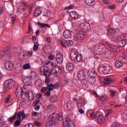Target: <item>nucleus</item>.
<instances>
[{
	"instance_id": "2",
	"label": "nucleus",
	"mask_w": 127,
	"mask_h": 127,
	"mask_svg": "<svg viewBox=\"0 0 127 127\" xmlns=\"http://www.w3.org/2000/svg\"><path fill=\"white\" fill-rule=\"evenodd\" d=\"M21 117L22 120H24V119L26 118L25 114L24 113V111L23 112H22L21 114L18 115L16 120L14 123V127H19V126H20L21 124Z\"/></svg>"
},
{
	"instance_id": "56",
	"label": "nucleus",
	"mask_w": 127,
	"mask_h": 127,
	"mask_svg": "<svg viewBox=\"0 0 127 127\" xmlns=\"http://www.w3.org/2000/svg\"><path fill=\"white\" fill-rule=\"evenodd\" d=\"M74 44L73 41L67 40V46H72Z\"/></svg>"
},
{
	"instance_id": "1",
	"label": "nucleus",
	"mask_w": 127,
	"mask_h": 127,
	"mask_svg": "<svg viewBox=\"0 0 127 127\" xmlns=\"http://www.w3.org/2000/svg\"><path fill=\"white\" fill-rule=\"evenodd\" d=\"M15 85V81L12 79H9L6 80L4 82L3 86V91L5 93H6L8 91L9 89H11Z\"/></svg>"
},
{
	"instance_id": "49",
	"label": "nucleus",
	"mask_w": 127,
	"mask_h": 127,
	"mask_svg": "<svg viewBox=\"0 0 127 127\" xmlns=\"http://www.w3.org/2000/svg\"><path fill=\"white\" fill-rule=\"evenodd\" d=\"M23 69L24 70L30 69V64H24L23 66Z\"/></svg>"
},
{
	"instance_id": "9",
	"label": "nucleus",
	"mask_w": 127,
	"mask_h": 127,
	"mask_svg": "<svg viewBox=\"0 0 127 127\" xmlns=\"http://www.w3.org/2000/svg\"><path fill=\"white\" fill-rule=\"evenodd\" d=\"M23 111H19L17 113L16 112L12 117L8 118V120L9 121V122H10V123H13V122H14L15 120H17L18 115L22 114Z\"/></svg>"
},
{
	"instance_id": "58",
	"label": "nucleus",
	"mask_w": 127,
	"mask_h": 127,
	"mask_svg": "<svg viewBox=\"0 0 127 127\" xmlns=\"http://www.w3.org/2000/svg\"><path fill=\"white\" fill-rule=\"evenodd\" d=\"M108 8L109 9H111L112 10H113V9H115V8H116V5L113 4V5L109 6Z\"/></svg>"
},
{
	"instance_id": "40",
	"label": "nucleus",
	"mask_w": 127,
	"mask_h": 127,
	"mask_svg": "<svg viewBox=\"0 0 127 127\" xmlns=\"http://www.w3.org/2000/svg\"><path fill=\"white\" fill-rule=\"evenodd\" d=\"M34 14L36 17L39 16L41 14V10L39 9H36L34 13Z\"/></svg>"
},
{
	"instance_id": "45",
	"label": "nucleus",
	"mask_w": 127,
	"mask_h": 127,
	"mask_svg": "<svg viewBox=\"0 0 127 127\" xmlns=\"http://www.w3.org/2000/svg\"><path fill=\"white\" fill-rule=\"evenodd\" d=\"M76 59L77 62H81L83 60V57L81 55H77Z\"/></svg>"
},
{
	"instance_id": "38",
	"label": "nucleus",
	"mask_w": 127,
	"mask_h": 127,
	"mask_svg": "<svg viewBox=\"0 0 127 127\" xmlns=\"http://www.w3.org/2000/svg\"><path fill=\"white\" fill-rule=\"evenodd\" d=\"M39 46V44H38V41L35 42L34 43V47H33L34 51H37L38 50Z\"/></svg>"
},
{
	"instance_id": "18",
	"label": "nucleus",
	"mask_w": 127,
	"mask_h": 127,
	"mask_svg": "<svg viewBox=\"0 0 127 127\" xmlns=\"http://www.w3.org/2000/svg\"><path fill=\"white\" fill-rule=\"evenodd\" d=\"M23 82L26 86H29L31 84V76H26L23 80Z\"/></svg>"
},
{
	"instance_id": "10",
	"label": "nucleus",
	"mask_w": 127,
	"mask_h": 127,
	"mask_svg": "<svg viewBox=\"0 0 127 127\" xmlns=\"http://www.w3.org/2000/svg\"><path fill=\"white\" fill-rule=\"evenodd\" d=\"M27 53H24V52H21L20 53L19 55V58L22 61V62H26L27 61Z\"/></svg>"
},
{
	"instance_id": "7",
	"label": "nucleus",
	"mask_w": 127,
	"mask_h": 127,
	"mask_svg": "<svg viewBox=\"0 0 127 127\" xmlns=\"http://www.w3.org/2000/svg\"><path fill=\"white\" fill-rule=\"evenodd\" d=\"M64 127H75V124L73 123L70 118H66L64 121Z\"/></svg>"
},
{
	"instance_id": "53",
	"label": "nucleus",
	"mask_w": 127,
	"mask_h": 127,
	"mask_svg": "<svg viewBox=\"0 0 127 127\" xmlns=\"http://www.w3.org/2000/svg\"><path fill=\"white\" fill-rule=\"evenodd\" d=\"M45 83L46 85H48L50 83V78H48V77H46L45 79Z\"/></svg>"
},
{
	"instance_id": "32",
	"label": "nucleus",
	"mask_w": 127,
	"mask_h": 127,
	"mask_svg": "<svg viewBox=\"0 0 127 127\" xmlns=\"http://www.w3.org/2000/svg\"><path fill=\"white\" fill-rule=\"evenodd\" d=\"M27 97L29 101H32V100L34 99V96L33 95V93L32 92V91H29L28 92Z\"/></svg>"
},
{
	"instance_id": "37",
	"label": "nucleus",
	"mask_w": 127,
	"mask_h": 127,
	"mask_svg": "<svg viewBox=\"0 0 127 127\" xmlns=\"http://www.w3.org/2000/svg\"><path fill=\"white\" fill-rule=\"evenodd\" d=\"M28 94V93L24 92V91H23L22 94H19V95L20 97H21L22 99H23V100H25V99H26V98L27 97Z\"/></svg>"
},
{
	"instance_id": "20",
	"label": "nucleus",
	"mask_w": 127,
	"mask_h": 127,
	"mask_svg": "<svg viewBox=\"0 0 127 127\" xmlns=\"http://www.w3.org/2000/svg\"><path fill=\"white\" fill-rule=\"evenodd\" d=\"M21 5H22V7H20L18 9V12H23L27 8V6H26V3L24 1H22L21 2Z\"/></svg>"
},
{
	"instance_id": "22",
	"label": "nucleus",
	"mask_w": 127,
	"mask_h": 127,
	"mask_svg": "<svg viewBox=\"0 0 127 127\" xmlns=\"http://www.w3.org/2000/svg\"><path fill=\"white\" fill-rule=\"evenodd\" d=\"M9 51V49L8 48H5L4 50H3L1 53H0V57L1 59H3V57L8 53Z\"/></svg>"
},
{
	"instance_id": "43",
	"label": "nucleus",
	"mask_w": 127,
	"mask_h": 127,
	"mask_svg": "<svg viewBox=\"0 0 127 127\" xmlns=\"http://www.w3.org/2000/svg\"><path fill=\"white\" fill-rule=\"evenodd\" d=\"M50 100L52 103H55V102H57L58 98H57V96H53L51 97Z\"/></svg>"
},
{
	"instance_id": "21",
	"label": "nucleus",
	"mask_w": 127,
	"mask_h": 127,
	"mask_svg": "<svg viewBox=\"0 0 127 127\" xmlns=\"http://www.w3.org/2000/svg\"><path fill=\"white\" fill-rule=\"evenodd\" d=\"M69 15L73 19H78L79 18V14L75 11H71L69 13Z\"/></svg>"
},
{
	"instance_id": "48",
	"label": "nucleus",
	"mask_w": 127,
	"mask_h": 127,
	"mask_svg": "<svg viewBox=\"0 0 127 127\" xmlns=\"http://www.w3.org/2000/svg\"><path fill=\"white\" fill-rule=\"evenodd\" d=\"M57 118H58V120L60 121H63V115L62 113L59 115L58 114V116H57Z\"/></svg>"
},
{
	"instance_id": "59",
	"label": "nucleus",
	"mask_w": 127,
	"mask_h": 127,
	"mask_svg": "<svg viewBox=\"0 0 127 127\" xmlns=\"http://www.w3.org/2000/svg\"><path fill=\"white\" fill-rule=\"evenodd\" d=\"M63 58V55L61 53L57 54L56 56V58Z\"/></svg>"
},
{
	"instance_id": "12",
	"label": "nucleus",
	"mask_w": 127,
	"mask_h": 127,
	"mask_svg": "<svg viewBox=\"0 0 127 127\" xmlns=\"http://www.w3.org/2000/svg\"><path fill=\"white\" fill-rule=\"evenodd\" d=\"M63 35L65 39H69L72 36V32L69 30H65L64 31Z\"/></svg>"
},
{
	"instance_id": "14",
	"label": "nucleus",
	"mask_w": 127,
	"mask_h": 127,
	"mask_svg": "<svg viewBox=\"0 0 127 127\" xmlns=\"http://www.w3.org/2000/svg\"><path fill=\"white\" fill-rule=\"evenodd\" d=\"M106 44H107V45H108V47L110 49L113 50L114 51H117V52H119V51H120V50H121L120 47H118L117 46H113L109 42H106Z\"/></svg>"
},
{
	"instance_id": "29",
	"label": "nucleus",
	"mask_w": 127,
	"mask_h": 127,
	"mask_svg": "<svg viewBox=\"0 0 127 127\" xmlns=\"http://www.w3.org/2000/svg\"><path fill=\"white\" fill-rule=\"evenodd\" d=\"M38 25L41 26L42 28H50L51 26L48 24L40 23V22L37 23Z\"/></svg>"
},
{
	"instance_id": "62",
	"label": "nucleus",
	"mask_w": 127,
	"mask_h": 127,
	"mask_svg": "<svg viewBox=\"0 0 127 127\" xmlns=\"http://www.w3.org/2000/svg\"><path fill=\"white\" fill-rule=\"evenodd\" d=\"M51 91H47V93L45 94V96L46 97H50L51 95V92H50Z\"/></svg>"
},
{
	"instance_id": "6",
	"label": "nucleus",
	"mask_w": 127,
	"mask_h": 127,
	"mask_svg": "<svg viewBox=\"0 0 127 127\" xmlns=\"http://www.w3.org/2000/svg\"><path fill=\"white\" fill-rule=\"evenodd\" d=\"M40 70L41 72L44 73V76L45 77H49L51 75V71L50 72L49 68L46 66H41Z\"/></svg>"
},
{
	"instance_id": "30",
	"label": "nucleus",
	"mask_w": 127,
	"mask_h": 127,
	"mask_svg": "<svg viewBox=\"0 0 127 127\" xmlns=\"http://www.w3.org/2000/svg\"><path fill=\"white\" fill-rule=\"evenodd\" d=\"M116 33V30L113 28H109L107 31V34L109 35H114Z\"/></svg>"
},
{
	"instance_id": "4",
	"label": "nucleus",
	"mask_w": 127,
	"mask_h": 127,
	"mask_svg": "<svg viewBox=\"0 0 127 127\" xmlns=\"http://www.w3.org/2000/svg\"><path fill=\"white\" fill-rule=\"evenodd\" d=\"M62 69L61 67L59 65L54 66L51 69V75H60L61 74Z\"/></svg>"
},
{
	"instance_id": "44",
	"label": "nucleus",
	"mask_w": 127,
	"mask_h": 127,
	"mask_svg": "<svg viewBox=\"0 0 127 127\" xmlns=\"http://www.w3.org/2000/svg\"><path fill=\"white\" fill-rule=\"evenodd\" d=\"M115 66L117 68H121V67L123 66V63L120 61H117L115 62Z\"/></svg>"
},
{
	"instance_id": "5",
	"label": "nucleus",
	"mask_w": 127,
	"mask_h": 127,
	"mask_svg": "<svg viewBox=\"0 0 127 127\" xmlns=\"http://www.w3.org/2000/svg\"><path fill=\"white\" fill-rule=\"evenodd\" d=\"M112 70V67L111 66H103L100 67L99 68L100 72H102L103 74L108 75V74H111V70Z\"/></svg>"
},
{
	"instance_id": "28",
	"label": "nucleus",
	"mask_w": 127,
	"mask_h": 127,
	"mask_svg": "<svg viewBox=\"0 0 127 127\" xmlns=\"http://www.w3.org/2000/svg\"><path fill=\"white\" fill-rule=\"evenodd\" d=\"M119 59L120 61L123 63H126L127 62V56L126 55H123L122 56L119 57Z\"/></svg>"
},
{
	"instance_id": "16",
	"label": "nucleus",
	"mask_w": 127,
	"mask_h": 127,
	"mask_svg": "<svg viewBox=\"0 0 127 127\" xmlns=\"http://www.w3.org/2000/svg\"><path fill=\"white\" fill-rule=\"evenodd\" d=\"M104 55L106 58L111 59L114 57V52L110 50H108L104 53Z\"/></svg>"
},
{
	"instance_id": "8",
	"label": "nucleus",
	"mask_w": 127,
	"mask_h": 127,
	"mask_svg": "<svg viewBox=\"0 0 127 127\" xmlns=\"http://www.w3.org/2000/svg\"><path fill=\"white\" fill-rule=\"evenodd\" d=\"M77 77L79 80L82 81L85 80V79H86V72H85V70L82 69L78 71Z\"/></svg>"
},
{
	"instance_id": "35",
	"label": "nucleus",
	"mask_w": 127,
	"mask_h": 127,
	"mask_svg": "<svg viewBox=\"0 0 127 127\" xmlns=\"http://www.w3.org/2000/svg\"><path fill=\"white\" fill-rule=\"evenodd\" d=\"M118 44L119 46H120L121 47H124V46H126L127 43L125 41L120 40L118 41Z\"/></svg>"
},
{
	"instance_id": "51",
	"label": "nucleus",
	"mask_w": 127,
	"mask_h": 127,
	"mask_svg": "<svg viewBox=\"0 0 127 127\" xmlns=\"http://www.w3.org/2000/svg\"><path fill=\"white\" fill-rule=\"evenodd\" d=\"M44 64H45V65H48V64H51L52 66H53V65H54V63L53 62L51 63V62L48 61L44 62Z\"/></svg>"
},
{
	"instance_id": "54",
	"label": "nucleus",
	"mask_w": 127,
	"mask_h": 127,
	"mask_svg": "<svg viewBox=\"0 0 127 127\" xmlns=\"http://www.w3.org/2000/svg\"><path fill=\"white\" fill-rule=\"evenodd\" d=\"M40 103V100L37 99L33 103L32 106H37V104H39Z\"/></svg>"
},
{
	"instance_id": "34",
	"label": "nucleus",
	"mask_w": 127,
	"mask_h": 127,
	"mask_svg": "<svg viewBox=\"0 0 127 127\" xmlns=\"http://www.w3.org/2000/svg\"><path fill=\"white\" fill-rule=\"evenodd\" d=\"M110 40H111V41H114L115 42H116V41L119 40V37H118V36H117V35H115V34L111 35L110 37Z\"/></svg>"
},
{
	"instance_id": "61",
	"label": "nucleus",
	"mask_w": 127,
	"mask_h": 127,
	"mask_svg": "<svg viewBox=\"0 0 127 127\" xmlns=\"http://www.w3.org/2000/svg\"><path fill=\"white\" fill-rule=\"evenodd\" d=\"M34 107L35 111H38L40 109V105H39L34 106Z\"/></svg>"
},
{
	"instance_id": "57",
	"label": "nucleus",
	"mask_w": 127,
	"mask_h": 127,
	"mask_svg": "<svg viewBox=\"0 0 127 127\" xmlns=\"http://www.w3.org/2000/svg\"><path fill=\"white\" fill-rule=\"evenodd\" d=\"M36 97L37 99H41V98L42 97V93H39L37 94Z\"/></svg>"
},
{
	"instance_id": "3",
	"label": "nucleus",
	"mask_w": 127,
	"mask_h": 127,
	"mask_svg": "<svg viewBox=\"0 0 127 127\" xmlns=\"http://www.w3.org/2000/svg\"><path fill=\"white\" fill-rule=\"evenodd\" d=\"M79 28L81 30H83V32L86 33L87 32V31H90L91 29V25L87 22H84L79 25Z\"/></svg>"
},
{
	"instance_id": "15",
	"label": "nucleus",
	"mask_w": 127,
	"mask_h": 127,
	"mask_svg": "<svg viewBox=\"0 0 127 127\" xmlns=\"http://www.w3.org/2000/svg\"><path fill=\"white\" fill-rule=\"evenodd\" d=\"M77 56H78V52L77 51L71 50L70 54V59L72 61H75V60H76V58H77Z\"/></svg>"
},
{
	"instance_id": "50",
	"label": "nucleus",
	"mask_w": 127,
	"mask_h": 127,
	"mask_svg": "<svg viewBox=\"0 0 127 127\" xmlns=\"http://www.w3.org/2000/svg\"><path fill=\"white\" fill-rule=\"evenodd\" d=\"M54 89H59L60 88V84L58 82L55 83V84H53Z\"/></svg>"
},
{
	"instance_id": "60",
	"label": "nucleus",
	"mask_w": 127,
	"mask_h": 127,
	"mask_svg": "<svg viewBox=\"0 0 127 127\" xmlns=\"http://www.w3.org/2000/svg\"><path fill=\"white\" fill-rule=\"evenodd\" d=\"M122 39H124V40L127 41V34H124L121 36Z\"/></svg>"
},
{
	"instance_id": "55",
	"label": "nucleus",
	"mask_w": 127,
	"mask_h": 127,
	"mask_svg": "<svg viewBox=\"0 0 127 127\" xmlns=\"http://www.w3.org/2000/svg\"><path fill=\"white\" fill-rule=\"evenodd\" d=\"M47 90H48V88H47V86L44 87L42 88V89L41 90V92H42V93H45V92H46V91H47Z\"/></svg>"
},
{
	"instance_id": "41",
	"label": "nucleus",
	"mask_w": 127,
	"mask_h": 127,
	"mask_svg": "<svg viewBox=\"0 0 127 127\" xmlns=\"http://www.w3.org/2000/svg\"><path fill=\"white\" fill-rule=\"evenodd\" d=\"M61 43L64 47L66 48V46H68V40L61 41Z\"/></svg>"
},
{
	"instance_id": "47",
	"label": "nucleus",
	"mask_w": 127,
	"mask_h": 127,
	"mask_svg": "<svg viewBox=\"0 0 127 127\" xmlns=\"http://www.w3.org/2000/svg\"><path fill=\"white\" fill-rule=\"evenodd\" d=\"M99 19L100 21H101L102 22H103V21H105V17H104V15L102 14H100L99 17Z\"/></svg>"
},
{
	"instance_id": "33",
	"label": "nucleus",
	"mask_w": 127,
	"mask_h": 127,
	"mask_svg": "<svg viewBox=\"0 0 127 127\" xmlns=\"http://www.w3.org/2000/svg\"><path fill=\"white\" fill-rule=\"evenodd\" d=\"M112 82H113V80H112V78L110 77L105 78L104 80L105 85H110V84L112 83Z\"/></svg>"
},
{
	"instance_id": "31",
	"label": "nucleus",
	"mask_w": 127,
	"mask_h": 127,
	"mask_svg": "<svg viewBox=\"0 0 127 127\" xmlns=\"http://www.w3.org/2000/svg\"><path fill=\"white\" fill-rule=\"evenodd\" d=\"M22 92H23V89L21 87H18L16 89V95L17 97H20V95L19 94H22Z\"/></svg>"
},
{
	"instance_id": "23",
	"label": "nucleus",
	"mask_w": 127,
	"mask_h": 127,
	"mask_svg": "<svg viewBox=\"0 0 127 127\" xmlns=\"http://www.w3.org/2000/svg\"><path fill=\"white\" fill-rule=\"evenodd\" d=\"M85 3L89 6H94L96 4V1L95 0H85Z\"/></svg>"
},
{
	"instance_id": "24",
	"label": "nucleus",
	"mask_w": 127,
	"mask_h": 127,
	"mask_svg": "<svg viewBox=\"0 0 127 127\" xmlns=\"http://www.w3.org/2000/svg\"><path fill=\"white\" fill-rule=\"evenodd\" d=\"M96 119L99 124H103V122L104 121V116H103V114H101L99 112V114L97 115Z\"/></svg>"
},
{
	"instance_id": "27",
	"label": "nucleus",
	"mask_w": 127,
	"mask_h": 127,
	"mask_svg": "<svg viewBox=\"0 0 127 127\" xmlns=\"http://www.w3.org/2000/svg\"><path fill=\"white\" fill-rule=\"evenodd\" d=\"M105 49L106 48L105 47V46L103 44L99 45L97 48V51L98 52H104Z\"/></svg>"
},
{
	"instance_id": "25",
	"label": "nucleus",
	"mask_w": 127,
	"mask_h": 127,
	"mask_svg": "<svg viewBox=\"0 0 127 127\" xmlns=\"http://www.w3.org/2000/svg\"><path fill=\"white\" fill-rule=\"evenodd\" d=\"M66 69L69 72H71L74 70V65L72 63H68L66 64Z\"/></svg>"
},
{
	"instance_id": "39",
	"label": "nucleus",
	"mask_w": 127,
	"mask_h": 127,
	"mask_svg": "<svg viewBox=\"0 0 127 127\" xmlns=\"http://www.w3.org/2000/svg\"><path fill=\"white\" fill-rule=\"evenodd\" d=\"M47 88L49 91H53L54 89L53 84L52 83L47 84Z\"/></svg>"
},
{
	"instance_id": "13",
	"label": "nucleus",
	"mask_w": 127,
	"mask_h": 127,
	"mask_svg": "<svg viewBox=\"0 0 127 127\" xmlns=\"http://www.w3.org/2000/svg\"><path fill=\"white\" fill-rule=\"evenodd\" d=\"M88 75H89V77L90 78V81L93 80V78H96V76H97V73L95 70L92 69V70H89L88 72Z\"/></svg>"
},
{
	"instance_id": "46",
	"label": "nucleus",
	"mask_w": 127,
	"mask_h": 127,
	"mask_svg": "<svg viewBox=\"0 0 127 127\" xmlns=\"http://www.w3.org/2000/svg\"><path fill=\"white\" fill-rule=\"evenodd\" d=\"M56 60L58 64H61V63L63 62V57L56 58Z\"/></svg>"
},
{
	"instance_id": "19",
	"label": "nucleus",
	"mask_w": 127,
	"mask_h": 127,
	"mask_svg": "<svg viewBox=\"0 0 127 127\" xmlns=\"http://www.w3.org/2000/svg\"><path fill=\"white\" fill-rule=\"evenodd\" d=\"M56 126V121L50 120L47 122L46 127H55Z\"/></svg>"
},
{
	"instance_id": "17",
	"label": "nucleus",
	"mask_w": 127,
	"mask_h": 127,
	"mask_svg": "<svg viewBox=\"0 0 127 127\" xmlns=\"http://www.w3.org/2000/svg\"><path fill=\"white\" fill-rule=\"evenodd\" d=\"M85 37H86V33L85 32L80 31L77 34V38L79 40H83V39H85Z\"/></svg>"
},
{
	"instance_id": "36",
	"label": "nucleus",
	"mask_w": 127,
	"mask_h": 127,
	"mask_svg": "<svg viewBox=\"0 0 127 127\" xmlns=\"http://www.w3.org/2000/svg\"><path fill=\"white\" fill-rule=\"evenodd\" d=\"M100 114V112H97L95 113V112H93L92 113L90 114V117L92 119H97L98 117V115Z\"/></svg>"
},
{
	"instance_id": "11",
	"label": "nucleus",
	"mask_w": 127,
	"mask_h": 127,
	"mask_svg": "<svg viewBox=\"0 0 127 127\" xmlns=\"http://www.w3.org/2000/svg\"><path fill=\"white\" fill-rule=\"evenodd\" d=\"M14 66L13 64L11 62H6L5 63V68L7 71H11L13 69Z\"/></svg>"
},
{
	"instance_id": "42",
	"label": "nucleus",
	"mask_w": 127,
	"mask_h": 127,
	"mask_svg": "<svg viewBox=\"0 0 127 127\" xmlns=\"http://www.w3.org/2000/svg\"><path fill=\"white\" fill-rule=\"evenodd\" d=\"M99 99L101 100V101H107V100H108V95L106 94V95L100 96Z\"/></svg>"
},
{
	"instance_id": "26",
	"label": "nucleus",
	"mask_w": 127,
	"mask_h": 127,
	"mask_svg": "<svg viewBox=\"0 0 127 127\" xmlns=\"http://www.w3.org/2000/svg\"><path fill=\"white\" fill-rule=\"evenodd\" d=\"M58 116V114L56 113H53L49 116V119L50 121H56L57 119V117Z\"/></svg>"
},
{
	"instance_id": "64",
	"label": "nucleus",
	"mask_w": 127,
	"mask_h": 127,
	"mask_svg": "<svg viewBox=\"0 0 127 127\" xmlns=\"http://www.w3.org/2000/svg\"><path fill=\"white\" fill-rule=\"evenodd\" d=\"M124 120H127V112H125L123 115Z\"/></svg>"
},
{
	"instance_id": "52",
	"label": "nucleus",
	"mask_w": 127,
	"mask_h": 127,
	"mask_svg": "<svg viewBox=\"0 0 127 127\" xmlns=\"http://www.w3.org/2000/svg\"><path fill=\"white\" fill-rule=\"evenodd\" d=\"M48 58L49 60L53 61L54 59H55V56H54V55L53 54H51L49 56Z\"/></svg>"
},
{
	"instance_id": "63",
	"label": "nucleus",
	"mask_w": 127,
	"mask_h": 127,
	"mask_svg": "<svg viewBox=\"0 0 127 127\" xmlns=\"http://www.w3.org/2000/svg\"><path fill=\"white\" fill-rule=\"evenodd\" d=\"M25 127H34V125L32 124H29L26 125Z\"/></svg>"
}]
</instances>
